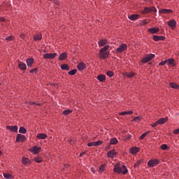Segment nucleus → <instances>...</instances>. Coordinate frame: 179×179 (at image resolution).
<instances>
[{
	"label": "nucleus",
	"instance_id": "ea45409f",
	"mask_svg": "<svg viewBox=\"0 0 179 179\" xmlns=\"http://www.w3.org/2000/svg\"><path fill=\"white\" fill-rule=\"evenodd\" d=\"M161 149L162 150H167V149H169V146H167L166 144H162L161 145Z\"/></svg>",
	"mask_w": 179,
	"mask_h": 179
},
{
	"label": "nucleus",
	"instance_id": "a18cd8bd",
	"mask_svg": "<svg viewBox=\"0 0 179 179\" xmlns=\"http://www.w3.org/2000/svg\"><path fill=\"white\" fill-rule=\"evenodd\" d=\"M87 146H89V148H92V146H96L94 141V142L88 143H87Z\"/></svg>",
	"mask_w": 179,
	"mask_h": 179
},
{
	"label": "nucleus",
	"instance_id": "7c9ffc66",
	"mask_svg": "<svg viewBox=\"0 0 179 179\" xmlns=\"http://www.w3.org/2000/svg\"><path fill=\"white\" fill-rule=\"evenodd\" d=\"M22 160V164H30V159H29L28 158L23 157Z\"/></svg>",
	"mask_w": 179,
	"mask_h": 179
},
{
	"label": "nucleus",
	"instance_id": "58836bf2",
	"mask_svg": "<svg viewBox=\"0 0 179 179\" xmlns=\"http://www.w3.org/2000/svg\"><path fill=\"white\" fill-rule=\"evenodd\" d=\"M104 170H105L104 164H101L99 166V173H103V171H104Z\"/></svg>",
	"mask_w": 179,
	"mask_h": 179
},
{
	"label": "nucleus",
	"instance_id": "cd10ccee",
	"mask_svg": "<svg viewBox=\"0 0 179 179\" xmlns=\"http://www.w3.org/2000/svg\"><path fill=\"white\" fill-rule=\"evenodd\" d=\"M149 134H150V131H145V133H143V134L139 137V139H141V140L145 139V138H146V136H148V135H149Z\"/></svg>",
	"mask_w": 179,
	"mask_h": 179
},
{
	"label": "nucleus",
	"instance_id": "2f4dec72",
	"mask_svg": "<svg viewBox=\"0 0 179 179\" xmlns=\"http://www.w3.org/2000/svg\"><path fill=\"white\" fill-rule=\"evenodd\" d=\"M41 39V35L40 34H36L34 36V41H38V40Z\"/></svg>",
	"mask_w": 179,
	"mask_h": 179
},
{
	"label": "nucleus",
	"instance_id": "f8f14e48",
	"mask_svg": "<svg viewBox=\"0 0 179 179\" xmlns=\"http://www.w3.org/2000/svg\"><path fill=\"white\" fill-rule=\"evenodd\" d=\"M59 61H65L68 59V54L66 52H63L59 55L58 58Z\"/></svg>",
	"mask_w": 179,
	"mask_h": 179
},
{
	"label": "nucleus",
	"instance_id": "4be33fe9",
	"mask_svg": "<svg viewBox=\"0 0 179 179\" xmlns=\"http://www.w3.org/2000/svg\"><path fill=\"white\" fill-rule=\"evenodd\" d=\"M138 17H139V15H138V14H133V15L129 16V19L130 20H138Z\"/></svg>",
	"mask_w": 179,
	"mask_h": 179
},
{
	"label": "nucleus",
	"instance_id": "b1692460",
	"mask_svg": "<svg viewBox=\"0 0 179 179\" xmlns=\"http://www.w3.org/2000/svg\"><path fill=\"white\" fill-rule=\"evenodd\" d=\"M31 152H32L33 153H38V152H40V148L37 146H34L31 148Z\"/></svg>",
	"mask_w": 179,
	"mask_h": 179
},
{
	"label": "nucleus",
	"instance_id": "c85d7f7f",
	"mask_svg": "<svg viewBox=\"0 0 179 179\" xmlns=\"http://www.w3.org/2000/svg\"><path fill=\"white\" fill-rule=\"evenodd\" d=\"M168 65H173V66H176V64H174V59L171 58L166 60Z\"/></svg>",
	"mask_w": 179,
	"mask_h": 179
},
{
	"label": "nucleus",
	"instance_id": "423d86ee",
	"mask_svg": "<svg viewBox=\"0 0 179 179\" xmlns=\"http://www.w3.org/2000/svg\"><path fill=\"white\" fill-rule=\"evenodd\" d=\"M159 161L157 159H150L148 162V167H155V166H157L159 164Z\"/></svg>",
	"mask_w": 179,
	"mask_h": 179
},
{
	"label": "nucleus",
	"instance_id": "0eeeda50",
	"mask_svg": "<svg viewBox=\"0 0 179 179\" xmlns=\"http://www.w3.org/2000/svg\"><path fill=\"white\" fill-rule=\"evenodd\" d=\"M168 26L171 27V29L174 30V29H176L177 26V21H176V20H171L170 21H168Z\"/></svg>",
	"mask_w": 179,
	"mask_h": 179
},
{
	"label": "nucleus",
	"instance_id": "13d9d810",
	"mask_svg": "<svg viewBox=\"0 0 179 179\" xmlns=\"http://www.w3.org/2000/svg\"><path fill=\"white\" fill-rule=\"evenodd\" d=\"M29 104H34V105H36V106H40V103H36V102H29Z\"/></svg>",
	"mask_w": 179,
	"mask_h": 179
},
{
	"label": "nucleus",
	"instance_id": "774afa93",
	"mask_svg": "<svg viewBox=\"0 0 179 179\" xmlns=\"http://www.w3.org/2000/svg\"><path fill=\"white\" fill-rule=\"evenodd\" d=\"M143 1H148V0H143Z\"/></svg>",
	"mask_w": 179,
	"mask_h": 179
},
{
	"label": "nucleus",
	"instance_id": "4c0bfd02",
	"mask_svg": "<svg viewBox=\"0 0 179 179\" xmlns=\"http://www.w3.org/2000/svg\"><path fill=\"white\" fill-rule=\"evenodd\" d=\"M107 76H109V78H113L114 76V73L111 71H109L106 73Z\"/></svg>",
	"mask_w": 179,
	"mask_h": 179
},
{
	"label": "nucleus",
	"instance_id": "052dcab7",
	"mask_svg": "<svg viewBox=\"0 0 179 179\" xmlns=\"http://www.w3.org/2000/svg\"><path fill=\"white\" fill-rule=\"evenodd\" d=\"M105 149H106V150H108V149H110V145H108L107 147H106Z\"/></svg>",
	"mask_w": 179,
	"mask_h": 179
},
{
	"label": "nucleus",
	"instance_id": "1a4fd4ad",
	"mask_svg": "<svg viewBox=\"0 0 179 179\" xmlns=\"http://www.w3.org/2000/svg\"><path fill=\"white\" fill-rule=\"evenodd\" d=\"M26 141V136L23 134H17L16 142H24Z\"/></svg>",
	"mask_w": 179,
	"mask_h": 179
},
{
	"label": "nucleus",
	"instance_id": "0e129e2a",
	"mask_svg": "<svg viewBox=\"0 0 179 179\" xmlns=\"http://www.w3.org/2000/svg\"><path fill=\"white\" fill-rule=\"evenodd\" d=\"M2 155V152L1 151H0V156Z\"/></svg>",
	"mask_w": 179,
	"mask_h": 179
},
{
	"label": "nucleus",
	"instance_id": "a878e982",
	"mask_svg": "<svg viewBox=\"0 0 179 179\" xmlns=\"http://www.w3.org/2000/svg\"><path fill=\"white\" fill-rule=\"evenodd\" d=\"M169 86L172 88V89H179V85L176 83H169Z\"/></svg>",
	"mask_w": 179,
	"mask_h": 179
},
{
	"label": "nucleus",
	"instance_id": "c756f323",
	"mask_svg": "<svg viewBox=\"0 0 179 179\" xmlns=\"http://www.w3.org/2000/svg\"><path fill=\"white\" fill-rule=\"evenodd\" d=\"M118 143V140L115 138H113L110 140V145H117Z\"/></svg>",
	"mask_w": 179,
	"mask_h": 179
},
{
	"label": "nucleus",
	"instance_id": "5fc2aeb1",
	"mask_svg": "<svg viewBox=\"0 0 179 179\" xmlns=\"http://www.w3.org/2000/svg\"><path fill=\"white\" fill-rule=\"evenodd\" d=\"M35 162H36V163H40L41 162V159L36 157L34 159Z\"/></svg>",
	"mask_w": 179,
	"mask_h": 179
},
{
	"label": "nucleus",
	"instance_id": "c03bdc74",
	"mask_svg": "<svg viewBox=\"0 0 179 179\" xmlns=\"http://www.w3.org/2000/svg\"><path fill=\"white\" fill-rule=\"evenodd\" d=\"M166 64H167V60H164V61L161 62L159 64V65L160 66H163V65H166Z\"/></svg>",
	"mask_w": 179,
	"mask_h": 179
},
{
	"label": "nucleus",
	"instance_id": "37998d69",
	"mask_svg": "<svg viewBox=\"0 0 179 179\" xmlns=\"http://www.w3.org/2000/svg\"><path fill=\"white\" fill-rule=\"evenodd\" d=\"M14 37L13 36H8L7 38H6V40L7 41H12V40H14Z\"/></svg>",
	"mask_w": 179,
	"mask_h": 179
},
{
	"label": "nucleus",
	"instance_id": "9d476101",
	"mask_svg": "<svg viewBox=\"0 0 179 179\" xmlns=\"http://www.w3.org/2000/svg\"><path fill=\"white\" fill-rule=\"evenodd\" d=\"M169 121V117H162L157 120L158 124L159 125H163L164 124H166Z\"/></svg>",
	"mask_w": 179,
	"mask_h": 179
},
{
	"label": "nucleus",
	"instance_id": "4468645a",
	"mask_svg": "<svg viewBox=\"0 0 179 179\" xmlns=\"http://www.w3.org/2000/svg\"><path fill=\"white\" fill-rule=\"evenodd\" d=\"M108 43L107 39H101L98 42L99 47H106V45Z\"/></svg>",
	"mask_w": 179,
	"mask_h": 179
},
{
	"label": "nucleus",
	"instance_id": "dca6fc26",
	"mask_svg": "<svg viewBox=\"0 0 179 179\" xmlns=\"http://www.w3.org/2000/svg\"><path fill=\"white\" fill-rule=\"evenodd\" d=\"M57 53H46L45 54V59H54Z\"/></svg>",
	"mask_w": 179,
	"mask_h": 179
},
{
	"label": "nucleus",
	"instance_id": "a211bd4d",
	"mask_svg": "<svg viewBox=\"0 0 179 179\" xmlns=\"http://www.w3.org/2000/svg\"><path fill=\"white\" fill-rule=\"evenodd\" d=\"M148 31L149 33H150V34H156V33H158V31H159V28L152 27L148 29Z\"/></svg>",
	"mask_w": 179,
	"mask_h": 179
},
{
	"label": "nucleus",
	"instance_id": "864d4df0",
	"mask_svg": "<svg viewBox=\"0 0 179 179\" xmlns=\"http://www.w3.org/2000/svg\"><path fill=\"white\" fill-rule=\"evenodd\" d=\"M20 38H22V40H24V38L26 37V35L24 34H21L20 35Z\"/></svg>",
	"mask_w": 179,
	"mask_h": 179
},
{
	"label": "nucleus",
	"instance_id": "49530a36",
	"mask_svg": "<svg viewBox=\"0 0 179 179\" xmlns=\"http://www.w3.org/2000/svg\"><path fill=\"white\" fill-rule=\"evenodd\" d=\"M142 163V161L139 160V161H137V162L134 164V167H138V166H141Z\"/></svg>",
	"mask_w": 179,
	"mask_h": 179
},
{
	"label": "nucleus",
	"instance_id": "c9c22d12",
	"mask_svg": "<svg viewBox=\"0 0 179 179\" xmlns=\"http://www.w3.org/2000/svg\"><path fill=\"white\" fill-rule=\"evenodd\" d=\"M3 177H4V178H7V179H12V178H13L12 175H10L9 173H3Z\"/></svg>",
	"mask_w": 179,
	"mask_h": 179
},
{
	"label": "nucleus",
	"instance_id": "6e6d98bb",
	"mask_svg": "<svg viewBox=\"0 0 179 179\" xmlns=\"http://www.w3.org/2000/svg\"><path fill=\"white\" fill-rule=\"evenodd\" d=\"M30 73H34L37 72V69H33L32 70H30Z\"/></svg>",
	"mask_w": 179,
	"mask_h": 179
},
{
	"label": "nucleus",
	"instance_id": "412c9836",
	"mask_svg": "<svg viewBox=\"0 0 179 179\" xmlns=\"http://www.w3.org/2000/svg\"><path fill=\"white\" fill-rule=\"evenodd\" d=\"M34 62V59H33V58L27 59V66H29V67L31 66V65H33Z\"/></svg>",
	"mask_w": 179,
	"mask_h": 179
},
{
	"label": "nucleus",
	"instance_id": "e433bc0d",
	"mask_svg": "<svg viewBox=\"0 0 179 179\" xmlns=\"http://www.w3.org/2000/svg\"><path fill=\"white\" fill-rule=\"evenodd\" d=\"M76 72H78V70L74 69L69 71V75H71V76L76 75Z\"/></svg>",
	"mask_w": 179,
	"mask_h": 179
},
{
	"label": "nucleus",
	"instance_id": "79ce46f5",
	"mask_svg": "<svg viewBox=\"0 0 179 179\" xmlns=\"http://www.w3.org/2000/svg\"><path fill=\"white\" fill-rule=\"evenodd\" d=\"M145 24H148V22H146V20H143L140 22V26H145Z\"/></svg>",
	"mask_w": 179,
	"mask_h": 179
},
{
	"label": "nucleus",
	"instance_id": "680f3d73",
	"mask_svg": "<svg viewBox=\"0 0 179 179\" xmlns=\"http://www.w3.org/2000/svg\"><path fill=\"white\" fill-rule=\"evenodd\" d=\"M55 5L59 6V2H58V1H55Z\"/></svg>",
	"mask_w": 179,
	"mask_h": 179
},
{
	"label": "nucleus",
	"instance_id": "6ab92c4d",
	"mask_svg": "<svg viewBox=\"0 0 179 179\" xmlns=\"http://www.w3.org/2000/svg\"><path fill=\"white\" fill-rule=\"evenodd\" d=\"M6 128L11 132H17V126H7Z\"/></svg>",
	"mask_w": 179,
	"mask_h": 179
},
{
	"label": "nucleus",
	"instance_id": "7ed1b4c3",
	"mask_svg": "<svg viewBox=\"0 0 179 179\" xmlns=\"http://www.w3.org/2000/svg\"><path fill=\"white\" fill-rule=\"evenodd\" d=\"M128 50V45L126 43H122L117 48L115 49V51L117 54H121L124 51Z\"/></svg>",
	"mask_w": 179,
	"mask_h": 179
},
{
	"label": "nucleus",
	"instance_id": "3c124183",
	"mask_svg": "<svg viewBox=\"0 0 179 179\" xmlns=\"http://www.w3.org/2000/svg\"><path fill=\"white\" fill-rule=\"evenodd\" d=\"M67 142H69L70 145H73V140H72V138H68Z\"/></svg>",
	"mask_w": 179,
	"mask_h": 179
},
{
	"label": "nucleus",
	"instance_id": "e2e57ef3",
	"mask_svg": "<svg viewBox=\"0 0 179 179\" xmlns=\"http://www.w3.org/2000/svg\"><path fill=\"white\" fill-rule=\"evenodd\" d=\"M43 58H45V54L43 55Z\"/></svg>",
	"mask_w": 179,
	"mask_h": 179
},
{
	"label": "nucleus",
	"instance_id": "de8ad7c7",
	"mask_svg": "<svg viewBox=\"0 0 179 179\" xmlns=\"http://www.w3.org/2000/svg\"><path fill=\"white\" fill-rule=\"evenodd\" d=\"M127 78H134V76H135V73H130L129 74H127Z\"/></svg>",
	"mask_w": 179,
	"mask_h": 179
},
{
	"label": "nucleus",
	"instance_id": "39448f33",
	"mask_svg": "<svg viewBox=\"0 0 179 179\" xmlns=\"http://www.w3.org/2000/svg\"><path fill=\"white\" fill-rule=\"evenodd\" d=\"M152 12H154L156 13L157 12V10L155 6L152 7H145L144 10H143V13L146 14V13H152Z\"/></svg>",
	"mask_w": 179,
	"mask_h": 179
},
{
	"label": "nucleus",
	"instance_id": "f257e3e1",
	"mask_svg": "<svg viewBox=\"0 0 179 179\" xmlns=\"http://www.w3.org/2000/svg\"><path fill=\"white\" fill-rule=\"evenodd\" d=\"M124 171H122V169ZM121 168V164L117 163L114 166L113 171L114 173H116L117 174H121L125 175L128 173V169H127V166L122 165Z\"/></svg>",
	"mask_w": 179,
	"mask_h": 179
},
{
	"label": "nucleus",
	"instance_id": "9b49d317",
	"mask_svg": "<svg viewBox=\"0 0 179 179\" xmlns=\"http://www.w3.org/2000/svg\"><path fill=\"white\" fill-rule=\"evenodd\" d=\"M139 150H141L139 148L132 147L129 149V153H131V155H136V153H138Z\"/></svg>",
	"mask_w": 179,
	"mask_h": 179
},
{
	"label": "nucleus",
	"instance_id": "a19ab883",
	"mask_svg": "<svg viewBox=\"0 0 179 179\" xmlns=\"http://www.w3.org/2000/svg\"><path fill=\"white\" fill-rule=\"evenodd\" d=\"M95 146H100L103 145V142L101 141H94Z\"/></svg>",
	"mask_w": 179,
	"mask_h": 179
},
{
	"label": "nucleus",
	"instance_id": "f03ea898",
	"mask_svg": "<svg viewBox=\"0 0 179 179\" xmlns=\"http://www.w3.org/2000/svg\"><path fill=\"white\" fill-rule=\"evenodd\" d=\"M108 48H110V45H106L99 50V58H103V59H106V58H108V57H110V52H107L108 51Z\"/></svg>",
	"mask_w": 179,
	"mask_h": 179
},
{
	"label": "nucleus",
	"instance_id": "bf43d9fd",
	"mask_svg": "<svg viewBox=\"0 0 179 179\" xmlns=\"http://www.w3.org/2000/svg\"><path fill=\"white\" fill-rule=\"evenodd\" d=\"M91 171L92 173H96V169H94V168H91Z\"/></svg>",
	"mask_w": 179,
	"mask_h": 179
},
{
	"label": "nucleus",
	"instance_id": "f704fd0d",
	"mask_svg": "<svg viewBox=\"0 0 179 179\" xmlns=\"http://www.w3.org/2000/svg\"><path fill=\"white\" fill-rule=\"evenodd\" d=\"M72 111H73L72 110L67 109V110L63 111V115H69V114H71V113H72Z\"/></svg>",
	"mask_w": 179,
	"mask_h": 179
},
{
	"label": "nucleus",
	"instance_id": "6e6552de",
	"mask_svg": "<svg viewBox=\"0 0 179 179\" xmlns=\"http://www.w3.org/2000/svg\"><path fill=\"white\" fill-rule=\"evenodd\" d=\"M152 38L154 41H164L166 40V36H157V35H154L152 36Z\"/></svg>",
	"mask_w": 179,
	"mask_h": 179
},
{
	"label": "nucleus",
	"instance_id": "473e14b6",
	"mask_svg": "<svg viewBox=\"0 0 179 179\" xmlns=\"http://www.w3.org/2000/svg\"><path fill=\"white\" fill-rule=\"evenodd\" d=\"M36 138H38L39 139H45V134H38Z\"/></svg>",
	"mask_w": 179,
	"mask_h": 179
},
{
	"label": "nucleus",
	"instance_id": "09e8293b",
	"mask_svg": "<svg viewBox=\"0 0 179 179\" xmlns=\"http://www.w3.org/2000/svg\"><path fill=\"white\" fill-rule=\"evenodd\" d=\"M157 125H159V122H157V121H156L155 122H154L151 124V127H152V128H155V127H157Z\"/></svg>",
	"mask_w": 179,
	"mask_h": 179
},
{
	"label": "nucleus",
	"instance_id": "5701e85b",
	"mask_svg": "<svg viewBox=\"0 0 179 179\" xmlns=\"http://www.w3.org/2000/svg\"><path fill=\"white\" fill-rule=\"evenodd\" d=\"M131 114H134V111L132 110H129V111H123L119 113V115H131Z\"/></svg>",
	"mask_w": 179,
	"mask_h": 179
},
{
	"label": "nucleus",
	"instance_id": "f3484780",
	"mask_svg": "<svg viewBox=\"0 0 179 179\" xmlns=\"http://www.w3.org/2000/svg\"><path fill=\"white\" fill-rule=\"evenodd\" d=\"M78 71H84L86 69V64L83 62H80L77 66Z\"/></svg>",
	"mask_w": 179,
	"mask_h": 179
},
{
	"label": "nucleus",
	"instance_id": "bb28decb",
	"mask_svg": "<svg viewBox=\"0 0 179 179\" xmlns=\"http://www.w3.org/2000/svg\"><path fill=\"white\" fill-rule=\"evenodd\" d=\"M18 66H19L20 69H21L22 71H24V69H26V68H27V66H26V64H24L23 62H20Z\"/></svg>",
	"mask_w": 179,
	"mask_h": 179
},
{
	"label": "nucleus",
	"instance_id": "aec40b11",
	"mask_svg": "<svg viewBox=\"0 0 179 179\" xmlns=\"http://www.w3.org/2000/svg\"><path fill=\"white\" fill-rule=\"evenodd\" d=\"M96 79L99 80V82H105L106 81V76L104 74H99Z\"/></svg>",
	"mask_w": 179,
	"mask_h": 179
},
{
	"label": "nucleus",
	"instance_id": "72a5a7b5",
	"mask_svg": "<svg viewBox=\"0 0 179 179\" xmlns=\"http://www.w3.org/2000/svg\"><path fill=\"white\" fill-rule=\"evenodd\" d=\"M19 132L20 134H26L27 132V130H26L24 127H20Z\"/></svg>",
	"mask_w": 179,
	"mask_h": 179
},
{
	"label": "nucleus",
	"instance_id": "2eb2a0df",
	"mask_svg": "<svg viewBox=\"0 0 179 179\" xmlns=\"http://www.w3.org/2000/svg\"><path fill=\"white\" fill-rule=\"evenodd\" d=\"M116 155H117V152H115V150H112L110 151H108L107 153V156L110 159H113V157H114V156H116Z\"/></svg>",
	"mask_w": 179,
	"mask_h": 179
},
{
	"label": "nucleus",
	"instance_id": "393cba45",
	"mask_svg": "<svg viewBox=\"0 0 179 179\" xmlns=\"http://www.w3.org/2000/svg\"><path fill=\"white\" fill-rule=\"evenodd\" d=\"M61 69H62V71H69L70 68L67 64H63L61 65Z\"/></svg>",
	"mask_w": 179,
	"mask_h": 179
},
{
	"label": "nucleus",
	"instance_id": "69168bd1",
	"mask_svg": "<svg viewBox=\"0 0 179 179\" xmlns=\"http://www.w3.org/2000/svg\"><path fill=\"white\" fill-rule=\"evenodd\" d=\"M2 22H3V20H5L3 18L1 19Z\"/></svg>",
	"mask_w": 179,
	"mask_h": 179
},
{
	"label": "nucleus",
	"instance_id": "8fccbe9b",
	"mask_svg": "<svg viewBox=\"0 0 179 179\" xmlns=\"http://www.w3.org/2000/svg\"><path fill=\"white\" fill-rule=\"evenodd\" d=\"M133 121H141V117L137 116L133 119Z\"/></svg>",
	"mask_w": 179,
	"mask_h": 179
},
{
	"label": "nucleus",
	"instance_id": "338daca9",
	"mask_svg": "<svg viewBox=\"0 0 179 179\" xmlns=\"http://www.w3.org/2000/svg\"><path fill=\"white\" fill-rule=\"evenodd\" d=\"M45 138H47V135H45Z\"/></svg>",
	"mask_w": 179,
	"mask_h": 179
},
{
	"label": "nucleus",
	"instance_id": "20e7f679",
	"mask_svg": "<svg viewBox=\"0 0 179 179\" xmlns=\"http://www.w3.org/2000/svg\"><path fill=\"white\" fill-rule=\"evenodd\" d=\"M155 57V54H149L142 59L141 62L142 64H146L149 62V61H152Z\"/></svg>",
	"mask_w": 179,
	"mask_h": 179
},
{
	"label": "nucleus",
	"instance_id": "ddd939ff",
	"mask_svg": "<svg viewBox=\"0 0 179 179\" xmlns=\"http://www.w3.org/2000/svg\"><path fill=\"white\" fill-rule=\"evenodd\" d=\"M159 13L161 14L169 15V13H173V10L164 8L159 10Z\"/></svg>",
	"mask_w": 179,
	"mask_h": 179
},
{
	"label": "nucleus",
	"instance_id": "603ef678",
	"mask_svg": "<svg viewBox=\"0 0 179 179\" xmlns=\"http://www.w3.org/2000/svg\"><path fill=\"white\" fill-rule=\"evenodd\" d=\"M173 134H174V135H178L179 129H176L173 130Z\"/></svg>",
	"mask_w": 179,
	"mask_h": 179
},
{
	"label": "nucleus",
	"instance_id": "4d7b16f0",
	"mask_svg": "<svg viewBox=\"0 0 179 179\" xmlns=\"http://www.w3.org/2000/svg\"><path fill=\"white\" fill-rule=\"evenodd\" d=\"M83 155H86V152H80L79 157H82V156H83Z\"/></svg>",
	"mask_w": 179,
	"mask_h": 179
}]
</instances>
